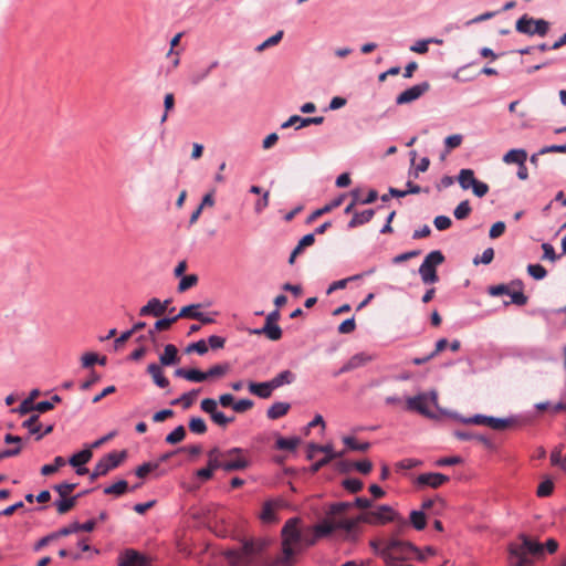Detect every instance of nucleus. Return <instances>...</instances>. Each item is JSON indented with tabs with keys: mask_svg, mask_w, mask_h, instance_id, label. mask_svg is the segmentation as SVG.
<instances>
[{
	"mask_svg": "<svg viewBox=\"0 0 566 566\" xmlns=\"http://www.w3.org/2000/svg\"><path fill=\"white\" fill-rule=\"evenodd\" d=\"M249 464L250 462L244 455V450L241 448H232L222 451L218 447H214L208 452L207 468L212 472L218 469H222L227 472L244 470Z\"/></svg>",
	"mask_w": 566,
	"mask_h": 566,
	"instance_id": "nucleus-1",
	"label": "nucleus"
},
{
	"mask_svg": "<svg viewBox=\"0 0 566 566\" xmlns=\"http://www.w3.org/2000/svg\"><path fill=\"white\" fill-rule=\"evenodd\" d=\"M300 520L296 517L286 521L282 528V551L283 558L281 563H287L295 554V548L302 545L303 534L298 528Z\"/></svg>",
	"mask_w": 566,
	"mask_h": 566,
	"instance_id": "nucleus-2",
	"label": "nucleus"
},
{
	"mask_svg": "<svg viewBox=\"0 0 566 566\" xmlns=\"http://www.w3.org/2000/svg\"><path fill=\"white\" fill-rule=\"evenodd\" d=\"M360 520L368 524H386L395 522L399 528L408 526V522L387 504L379 505L376 510L363 513L360 515Z\"/></svg>",
	"mask_w": 566,
	"mask_h": 566,
	"instance_id": "nucleus-3",
	"label": "nucleus"
},
{
	"mask_svg": "<svg viewBox=\"0 0 566 566\" xmlns=\"http://www.w3.org/2000/svg\"><path fill=\"white\" fill-rule=\"evenodd\" d=\"M444 262V255L440 250L429 252L419 268V274L423 284H433L439 281L437 268Z\"/></svg>",
	"mask_w": 566,
	"mask_h": 566,
	"instance_id": "nucleus-4",
	"label": "nucleus"
},
{
	"mask_svg": "<svg viewBox=\"0 0 566 566\" xmlns=\"http://www.w3.org/2000/svg\"><path fill=\"white\" fill-rule=\"evenodd\" d=\"M406 402L408 410L417 411L428 418H434L436 415L429 409V405L438 407V394L434 390L429 394H419L407 398Z\"/></svg>",
	"mask_w": 566,
	"mask_h": 566,
	"instance_id": "nucleus-5",
	"label": "nucleus"
},
{
	"mask_svg": "<svg viewBox=\"0 0 566 566\" xmlns=\"http://www.w3.org/2000/svg\"><path fill=\"white\" fill-rule=\"evenodd\" d=\"M459 420L465 424L488 426L493 430H504L515 423L514 418H495L480 413L472 417H459Z\"/></svg>",
	"mask_w": 566,
	"mask_h": 566,
	"instance_id": "nucleus-6",
	"label": "nucleus"
},
{
	"mask_svg": "<svg viewBox=\"0 0 566 566\" xmlns=\"http://www.w3.org/2000/svg\"><path fill=\"white\" fill-rule=\"evenodd\" d=\"M315 452H323V453H325V457L323 458V460H318L311 465V472H313V473L318 472L323 467L327 465L334 459H340L345 455V451L335 452L333 450L332 444L321 446V444H316V443H310L307 458L313 459Z\"/></svg>",
	"mask_w": 566,
	"mask_h": 566,
	"instance_id": "nucleus-7",
	"label": "nucleus"
},
{
	"mask_svg": "<svg viewBox=\"0 0 566 566\" xmlns=\"http://www.w3.org/2000/svg\"><path fill=\"white\" fill-rule=\"evenodd\" d=\"M515 29L523 34L544 36L549 30V23L544 19H534L524 14L516 21Z\"/></svg>",
	"mask_w": 566,
	"mask_h": 566,
	"instance_id": "nucleus-8",
	"label": "nucleus"
},
{
	"mask_svg": "<svg viewBox=\"0 0 566 566\" xmlns=\"http://www.w3.org/2000/svg\"><path fill=\"white\" fill-rule=\"evenodd\" d=\"M127 458V451L122 450L120 452H109L102 457L99 461L96 463L97 470L102 472V474L106 475L109 471L116 469L120 465V463Z\"/></svg>",
	"mask_w": 566,
	"mask_h": 566,
	"instance_id": "nucleus-9",
	"label": "nucleus"
},
{
	"mask_svg": "<svg viewBox=\"0 0 566 566\" xmlns=\"http://www.w3.org/2000/svg\"><path fill=\"white\" fill-rule=\"evenodd\" d=\"M430 90L429 82H421L419 84H416L403 92H401L396 97V104L403 105L409 104L418 98H420L424 93H427Z\"/></svg>",
	"mask_w": 566,
	"mask_h": 566,
	"instance_id": "nucleus-10",
	"label": "nucleus"
},
{
	"mask_svg": "<svg viewBox=\"0 0 566 566\" xmlns=\"http://www.w3.org/2000/svg\"><path fill=\"white\" fill-rule=\"evenodd\" d=\"M450 478L446 474L438 472H428L419 474L416 479V483L419 486H430L432 489H438L442 484L447 483Z\"/></svg>",
	"mask_w": 566,
	"mask_h": 566,
	"instance_id": "nucleus-11",
	"label": "nucleus"
},
{
	"mask_svg": "<svg viewBox=\"0 0 566 566\" xmlns=\"http://www.w3.org/2000/svg\"><path fill=\"white\" fill-rule=\"evenodd\" d=\"M269 544L270 541L266 538L245 539L242 543V553L245 557L252 558L265 551Z\"/></svg>",
	"mask_w": 566,
	"mask_h": 566,
	"instance_id": "nucleus-12",
	"label": "nucleus"
},
{
	"mask_svg": "<svg viewBox=\"0 0 566 566\" xmlns=\"http://www.w3.org/2000/svg\"><path fill=\"white\" fill-rule=\"evenodd\" d=\"M361 522L360 516L357 518H345L334 523L335 530H342L345 532V539L356 541L357 539V525Z\"/></svg>",
	"mask_w": 566,
	"mask_h": 566,
	"instance_id": "nucleus-13",
	"label": "nucleus"
},
{
	"mask_svg": "<svg viewBox=\"0 0 566 566\" xmlns=\"http://www.w3.org/2000/svg\"><path fill=\"white\" fill-rule=\"evenodd\" d=\"M371 359L370 356L366 355L365 353H358L349 358L347 363H345L339 370L334 373V376L337 377L344 373H348L350 370H354L356 368H359L364 365H366Z\"/></svg>",
	"mask_w": 566,
	"mask_h": 566,
	"instance_id": "nucleus-14",
	"label": "nucleus"
},
{
	"mask_svg": "<svg viewBox=\"0 0 566 566\" xmlns=\"http://www.w3.org/2000/svg\"><path fill=\"white\" fill-rule=\"evenodd\" d=\"M145 558L135 549L127 548L118 557V566H144Z\"/></svg>",
	"mask_w": 566,
	"mask_h": 566,
	"instance_id": "nucleus-15",
	"label": "nucleus"
},
{
	"mask_svg": "<svg viewBox=\"0 0 566 566\" xmlns=\"http://www.w3.org/2000/svg\"><path fill=\"white\" fill-rule=\"evenodd\" d=\"M509 564L510 566H533V560L525 556L524 552L515 544L509 547Z\"/></svg>",
	"mask_w": 566,
	"mask_h": 566,
	"instance_id": "nucleus-16",
	"label": "nucleus"
},
{
	"mask_svg": "<svg viewBox=\"0 0 566 566\" xmlns=\"http://www.w3.org/2000/svg\"><path fill=\"white\" fill-rule=\"evenodd\" d=\"M165 314V304L157 297L150 298L146 305L140 307L139 316H154L160 317Z\"/></svg>",
	"mask_w": 566,
	"mask_h": 566,
	"instance_id": "nucleus-17",
	"label": "nucleus"
},
{
	"mask_svg": "<svg viewBox=\"0 0 566 566\" xmlns=\"http://www.w3.org/2000/svg\"><path fill=\"white\" fill-rule=\"evenodd\" d=\"M520 538L522 544L516 546L524 552L525 556H527V554L538 556L544 553V545H542L539 542L530 538L525 534H522Z\"/></svg>",
	"mask_w": 566,
	"mask_h": 566,
	"instance_id": "nucleus-18",
	"label": "nucleus"
},
{
	"mask_svg": "<svg viewBox=\"0 0 566 566\" xmlns=\"http://www.w3.org/2000/svg\"><path fill=\"white\" fill-rule=\"evenodd\" d=\"M273 390L271 380L249 384V391L262 399L270 398Z\"/></svg>",
	"mask_w": 566,
	"mask_h": 566,
	"instance_id": "nucleus-19",
	"label": "nucleus"
},
{
	"mask_svg": "<svg viewBox=\"0 0 566 566\" xmlns=\"http://www.w3.org/2000/svg\"><path fill=\"white\" fill-rule=\"evenodd\" d=\"M375 216V209H366L361 212H354L353 218L349 220L347 227L349 229L357 228L368 223Z\"/></svg>",
	"mask_w": 566,
	"mask_h": 566,
	"instance_id": "nucleus-20",
	"label": "nucleus"
},
{
	"mask_svg": "<svg viewBox=\"0 0 566 566\" xmlns=\"http://www.w3.org/2000/svg\"><path fill=\"white\" fill-rule=\"evenodd\" d=\"M163 366H171L179 361L178 349L175 345L168 344L164 348V353L159 356Z\"/></svg>",
	"mask_w": 566,
	"mask_h": 566,
	"instance_id": "nucleus-21",
	"label": "nucleus"
},
{
	"mask_svg": "<svg viewBox=\"0 0 566 566\" xmlns=\"http://www.w3.org/2000/svg\"><path fill=\"white\" fill-rule=\"evenodd\" d=\"M147 373L159 388H167L169 386V380L164 376L161 367L156 363L148 365Z\"/></svg>",
	"mask_w": 566,
	"mask_h": 566,
	"instance_id": "nucleus-22",
	"label": "nucleus"
},
{
	"mask_svg": "<svg viewBox=\"0 0 566 566\" xmlns=\"http://www.w3.org/2000/svg\"><path fill=\"white\" fill-rule=\"evenodd\" d=\"M527 159V153L525 149H511L503 156V161L505 164H516L517 166H522V163H525Z\"/></svg>",
	"mask_w": 566,
	"mask_h": 566,
	"instance_id": "nucleus-23",
	"label": "nucleus"
},
{
	"mask_svg": "<svg viewBox=\"0 0 566 566\" xmlns=\"http://www.w3.org/2000/svg\"><path fill=\"white\" fill-rule=\"evenodd\" d=\"M291 408V405L289 402L277 401L274 402L268 410L266 416L271 420L279 419L283 416H285Z\"/></svg>",
	"mask_w": 566,
	"mask_h": 566,
	"instance_id": "nucleus-24",
	"label": "nucleus"
},
{
	"mask_svg": "<svg viewBox=\"0 0 566 566\" xmlns=\"http://www.w3.org/2000/svg\"><path fill=\"white\" fill-rule=\"evenodd\" d=\"M81 497V494H76L70 497H61L54 502L56 511L59 514H65L71 511L77 503V500Z\"/></svg>",
	"mask_w": 566,
	"mask_h": 566,
	"instance_id": "nucleus-25",
	"label": "nucleus"
},
{
	"mask_svg": "<svg viewBox=\"0 0 566 566\" xmlns=\"http://www.w3.org/2000/svg\"><path fill=\"white\" fill-rule=\"evenodd\" d=\"M384 548L391 551V552H401V553L417 551V548L411 543L402 542L397 538H391V539L387 541L386 546Z\"/></svg>",
	"mask_w": 566,
	"mask_h": 566,
	"instance_id": "nucleus-26",
	"label": "nucleus"
},
{
	"mask_svg": "<svg viewBox=\"0 0 566 566\" xmlns=\"http://www.w3.org/2000/svg\"><path fill=\"white\" fill-rule=\"evenodd\" d=\"M296 379V376L291 370H283L280 374H277L274 378L271 379L272 387L275 389L284 386V385H291Z\"/></svg>",
	"mask_w": 566,
	"mask_h": 566,
	"instance_id": "nucleus-27",
	"label": "nucleus"
},
{
	"mask_svg": "<svg viewBox=\"0 0 566 566\" xmlns=\"http://www.w3.org/2000/svg\"><path fill=\"white\" fill-rule=\"evenodd\" d=\"M300 443L301 439L298 437L284 438L282 436H277L275 440V448L279 450L294 451Z\"/></svg>",
	"mask_w": 566,
	"mask_h": 566,
	"instance_id": "nucleus-28",
	"label": "nucleus"
},
{
	"mask_svg": "<svg viewBox=\"0 0 566 566\" xmlns=\"http://www.w3.org/2000/svg\"><path fill=\"white\" fill-rule=\"evenodd\" d=\"M476 180L478 179L474 177V171L472 169L465 168L460 170L458 182L462 189L467 190L472 188Z\"/></svg>",
	"mask_w": 566,
	"mask_h": 566,
	"instance_id": "nucleus-29",
	"label": "nucleus"
},
{
	"mask_svg": "<svg viewBox=\"0 0 566 566\" xmlns=\"http://www.w3.org/2000/svg\"><path fill=\"white\" fill-rule=\"evenodd\" d=\"M201 307L202 304L200 303L189 304L184 306L175 317H177V321L182 317L197 319V317L201 316V312L198 311Z\"/></svg>",
	"mask_w": 566,
	"mask_h": 566,
	"instance_id": "nucleus-30",
	"label": "nucleus"
},
{
	"mask_svg": "<svg viewBox=\"0 0 566 566\" xmlns=\"http://www.w3.org/2000/svg\"><path fill=\"white\" fill-rule=\"evenodd\" d=\"M92 457H93V452H92L91 448H85L82 451L73 454L69 459V463L72 467H80V465L87 463L92 459Z\"/></svg>",
	"mask_w": 566,
	"mask_h": 566,
	"instance_id": "nucleus-31",
	"label": "nucleus"
},
{
	"mask_svg": "<svg viewBox=\"0 0 566 566\" xmlns=\"http://www.w3.org/2000/svg\"><path fill=\"white\" fill-rule=\"evenodd\" d=\"M344 195H340L338 198L332 200L329 203L325 205L323 208H319L315 210L308 218V221H313L314 219L323 216L324 213H327L332 211L333 209L339 207L344 200Z\"/></svg>",
	"mask_w": 566,
	"mask_h": 566,
	"instance_id": "nucleus-32",
	"label": "nucleus"
},
{
	"mask_svg": "<svg viewBox=\"0 0 566 566\" xmlns=\"http://www.w3.org/2000/svg\"><path fill=\"white\" fill-rule=\"evenodd\" d=\"M334 531V523L326 520L323 521L322 523L316 524L313 527V533L316 535L318 539L329 536Z\"/></svg>",
	"mask_w": 566,
	"mask_h": 566,
	"instance_id": "nucleus-33",
	"label": "nucleus"
},
{
	"mask_svg": "<svg viewBox=\"0 0 566 566\" xmlns=\"http://www.w3.org/2000/svg\"><path fill=\"white\" fill-rule=\"evenodd\" d=\"M344 444L352 451L366 452L370 448L369 442H358L354 437L346 436L343 438Z\"/></svg>",
	"mask_w": 566,
	"mask_h": 566,
	"instance_id": "nucleus-34",
	"label": "nucleus"
},
{
	"mask_svg": "<svg viewBox=\"0 0 566 566\" xmlns=\"http://www.w3.org/2000/svg\"><path fill=\"white\" fill-rule=\"evenodd\" d=\"M186 434L187 432L185 427L180 424L166 436L165 442L168 444H177L185 439Z\"/></svg>",
	"mask_w": 566,
	"mask_h": 566,
	"instance_id": "nucleus-35",
	"label": "nucleus"
},
{
	"mask_svg": "<svg viewBox=\"0 0 566 566\" xmlns=\"http://www.w3.org/2000/svg\"><path fill=\"white\" fill-rule=\"evenodd\" d=\"M410 524L417 530L421 531L427 525V518L422 510L412 511L410 513Z\"/></svg>",
	"mask_w": 566,
	"mask_h": 566,
	"instance_id": "nucleus-36",
	"label": "nucleus"
},
{
	"mask_svg": "<svg viewBox=\"0 0 566 566\" xmlns=\"http://www.w3.org/2000/svg\"><path fill=\"white\" fill-rule=\"evenodd\" d=\"M127 490H128V483L125 480H119L116 483H114L109 486H106L104 489V493L120 496L124 493H126Z\"/></svg>",
	"mask_w": 566,
	"mask_h": 566,
	"instance_id": "nucleus-37",
	"label": "nucleus"
},
{
	"mask_svg": "<svg viewBox=\"0 0 566 566\" xmlns=\"http://www.w3.org/2000/svg\"><path fill=\"white\" fill-rule=\"evenodd\" d=\"M260 518L265 523H272L276 521L274 504L272 501H266L263 504L262 512L260 514Z\"/></svg>",
	"mask_w": 566,
	"mask_h": 566,
	"instance_id": "nucleus-38",
	"label": "nucleus"
},
{
	"mask_svg": "<svg viewBox=\"0 0 566 566\" xmlns=\"http://www.w3.org/2000/svg\"><path fill=\"white\" fill-rule=\"evenodd\" d=\"M262 332L270 340H279L282 337V329L277 324H264Z\"/></svg>",
	"mask_w": 566,
	"mask_h": 566,
	"instance_id": "nucleus-39",
	"label": "nucleus"
},
{
	"mask_svg": "<svg viewBox=\"0 0 566 566\" xmlns=\"http://www.w3.org/2000/svg\"><path fill=\"white\" fill-rule=\"evenodd\" d=\"M218 66V62L214 61L212 62L207 69H203V70H200V71H197L195 72L191 77H190V81L193 85H197L199 84L200 82H202L203 80H206L209 74L211 73V71Z\"/></svg>",
	"mask_w": 566,
	"mask_h": 566,
	"instance_id": "nucleus-40",
	"label": "nucleus"
},
{
	"mask_svg": "<svg viewBox=\"0 0 566 566\" xmlns=\"http://www.w3.org/2000/svg\"><path fill=\"white\" fill-rule=\"evenodd\" d=\"M229 369H230V365L228 363L217 364V365L211 366L206 371V377H207V379L213 378V377H222L229 371Z\"/></svg>",
	"mask_w": 566,
	"mask_h": 566,
	"instance_id": "nucleus-41",
	"label": "nucleus"
},
{
	"mask_svg": "<svg viewBox=\"0 0 566 566\" xmlns=\"http://www.w3.org/2000/svg\"><path fill=\"white\" fill-rule=\"evenodd\" d=\"M471 210L472 209H471L470 202L468 200H463L455 207L453 214H454L455 219L463 220L469 217V214L471 213Z\"/></svg>",
	"mask_w": 566,
	"mask_h": 566,
	"instance_id": "nucleus-42",
	"label": "nucleus"
},
{
	"mask_svg": "<svg viewBox=\"0 0 566 566\" xmlns=\"http://www.w3.org/2000/svg\"><path fill=\"white\" fill-rule=\"evenodd\" d=\"M189 429L196 434H203L207 432V424L202 418L193 417L189 420Z\"/></svg>",
	"mask_w": 566,
	"mask_h": 566,
	"instance_id": "nucleus-43",
	"label": "nucleus"
},
{
	"mask_svg": "<svg viewBox=\"0 0 566 566\" xmlns=\"http://www.w3.org/2000/svg\"><path fill=\"white\" fill-rule=\"evenodd\" d=\"M22 427L28 429L31 434H36L41 431L42 426L39 423V416L32 415L29 419L22 422Z\"/></svg>",
	"mask_w": 566,
	"mask_h": 566,
	"instance_id": "nucleus-44",
	"label": "nucleus"
},
{
	"mask_svg": "<svg viewBox=\"0 0 566 566\" xmlns=\"http://www.w3.org/2000/svg\"><path fill=\"white\" fill-rule=\"evenodd\" d=\"M65 464V460L62 457H55L53 464H44L41 468L42 475H51L54 472L57 471L59 468L63 467Z\"/></svg>",
	"mask_w": 566,
	"mask_h": 566,
	"instance_id": "nucleus-45",
	"label": "nucleus"
},
{
	"mask_svg": "<svg viewBox=\"0 0 566 566\" xmlns=\"http://www.w3.org/2000/svg\"><path fill=\"white\" fill-rule=\"evenodd\" d=\"M342 485L345 490H347L350 493H357L364 488V483L355 478L345 479L342 482Z\"/></svg>",
	"mask_w": 566,
	"mask_h": 566,
	"instance_id": "nucleus-46",
	"label": "nucleus"
},
{
	"mask_svg": "<svg viewBox=\"0 0 566 566\" xmlns=\"http://www.w3.org/2000/svg\"><path fill=\"white\" fill-rule=\"evenodd\" d=\"M197 282H198V276L196 274H189V275L184 276L179 281L178 292H180V293L186 292L187 290L195 286L197 284Z\"/></svg>",
	"mask_w": 566,
	"mask_h": 566,
	"instance_id": "nucleus-47",
	"label": "nucleus"
},
{
	"mask_svg": "<svg viewBox=\"0 0 566 566\" xmlns=\"http://www.w3.org/2000/svg\"><path fill=\"white\" fill-rule=\"evenodd\" d=\"M77 486L76 483L62 482L55 484L53 490L57 492L60 497H69V494Z\"/></svg>",
	"mask_w": 566,
	"mask_h": 566,
	"instance_id": "nucleus-48",
	"label": "nucleus"
},
{
	"mask_svg": "<svg viewBox=\"0 0 566 566\" xmlns=\"http://www.w3.org/2000/svg\"><path fill=\"white\" fill-rule=\"evenodd\" d=\"M527 272L535 280H543L547 275V271L541 264H528Z\"/></svg>",
	"mask_w": 566,
	"mask_h": 566,
	"instance_id": "nucleus-49",
	"label": "nucleus"
},
{
	"mask_svg": "<svg viewBox=\"0 0 566 566\" xmlns=\"http://www.w3.org/2000/svg\"><path fill=\"white\" fill-rule=\"evenodd\" d=\"M211 420L219 427L226 428L229 423L234 421V417H228L222 411L218 410L212 415Z\"/></svg>",
	"mask_w": 566,
	"mask_h": 566,
	"instance_id": "nucleus-50",
	"label": "nucleus"
},
{
	"mask_svg": "<svg viewBox=\"0 0 566 566\" xmlns=\"http://www.w3.org/2000/svg\"><path fill=\"white\" fill-rule=\"evenodd\" d=\"M196 352L199 355H205L208 352V344L205 339L191 343L186 347V353Z\"/></svg>",
	"mask_w": 566,
	"mask_h": 566,
	"instance_id": "nucleus-51",
	"label": "nucleus"
},
{
	"mask_svg": "<svg viewBox=\"0 0 566 566\" xmlns=\"http://www.w3.org/2000/svg\"><path fill=\"white\" fill-rule=\"evenodd\" d=\"M200 408L202 411H205L206 413H209L210 415V418L212 417V415L218 411V401L212 399V398H206L201 401L200 403Z\"/></svg>",
	"mask_w": 566,
	"mask_h": 566,
	"instance_id": "nucleus-52",
	"label": "nucleus"
},
{
	"mask_svg": "<svg viewBox=\"0 0 566 566\" xmlns=\"http://www.w3.org/2000/svg\"><path fill=\"white\" fill-rule=\"evenodd\" d=\"M553 490H554V483L552 480L547 479L538 485L536 494L539 497H545V496L551 495Z\"/></svg>",
	"mask_w": 566,
	"mask_h": 566,
	"instance_id": "nucleus-53",
	"label": "nucleus"
},
{
	"mask_svg": "<svg viewBox=\"0 0 566 566\" xmlns=\"http://www.w3.org/2000/svg\"><path fill=\"white\" fill-rule=\"evenodd\" d=\"M352 503L349 502H336L329 505L328 514L338 515L352 507Z\"/></svg>",
	"mask_w": 566,
	"mask_h": 566,
	"instance_id": "nucleus-54",
	"label": "nucleus"
},
{
	"mask_svg": "<svg viewBox=\"0 0 566 566\" xmlns=\"http://www.w3.org/2000/svg\"><path fill=\"white\" fill-rule=\"evenodd\" d=\"M199 394V389H192L189 392H185L179 397L184 409H188L195 401L196 396Z\"/></svg>",
	"mask_w": 566,
	"mask_h": 566,
	"instance_id": "nucleus-55",
	"label": "nucleus"
},
{
	"mask_svg": "<svg viewBox=\"0 0 566 566\" xmlns=\"http://www.w3.org/2000/svg\"><path fill=\"white\" fill-rule=\"evenodd\" d=\"M158 468V463H151V462H146V463H143L142 465H139L136 470H135V474L143 479L145 478L148 473H150L151 471H154L155 469Z\"/></svg>",
	"mask_w": 566,
	"mask_h": 566,
	"instance_id": "nucleus-56",
	"label": "nucleus"
},
{
	"mask_svg": "<svg viewBox=\"0 0 566 566\" xmlns=\"http://www.w3.org/2000/svg\"><path fill=\"white\" fill-rule=\"evenodd\" d=\"M34 402H31V399H24L20 406L15 409H12V412H17L21 416H24L27 413H30L31 411H34Z\"/></svg>",
	"mask_w": 566,
	"mask_h": 566,
	"instance_id": "nucleus-57",
	"label": "nucleus"
},
{
	"mask_svg": "<svg viewBox=\"0 0 566 566\" xmlns=\"http://www.w3.org/2000/svg\"><path fill=\"white\" fill-rule=\"evenodd\" d=\"M253 405L254 402L251 399H240L238 401H234L232 409L235 412L242 413L251 409Z\"/></svg>",
	"mask_w": 566,
	"mask_h": 566,
	"instance_id": "nucleus-58",
	"label": "nucleus"
},
{
	"mask_svg": "<svg viewBox=\"0 0 566 566\" xmlns=\"http://www.w3.org/2000/svg\"><path fill=\"white\" fill-rule=\"evenodd\" d=\"M433 224L439 231H444L451 227L452 221L447 216H437L433 220Z\"/></svg>",
	"mask_w": 566,
	"mask_h": 566,
	"instance_id": "nucleus-59",
	"label": "nucleus"
},
{
	"mask_svg": "<svg viewBox=\"0 0 566 566\" xmlns=\"http://www.w3.org/2000/svg\"><path fill=\"white\" fill-rule=\"evenodd\" d=\"M494 258V250L492 248H488L483 251V253L481 254V256H475L474 260H473V263L474 264H479V263H483V264H489L492 262Z\"/></svg>",
	"mask_w": 566,
	"mask_h": 566,
	"instance_id": "nucleus-60",
	"label": "nucleus"
},
{
	"mask_svg": "<svg viewBox=\"0 0 566 566\" xmlns=\"http://www.w3.org/2000/svg\"><path fill=\"white\" fill-rule=\"evenodd\" d=\"M177 322V317H164L156 321L154 327L157 332L170 328V326Z\"/></svg>",
	"mask_w": 566,
	"mask_h": 566,
	"instance_id": "nucleus-61",
	"label": "nucleus"
},
{
	"mask_svg": "<svg viewBox=\"0 0 566 566\" xmlns=\"http://www.w3.org/2000/svg\"><path fill=\"white\" fill-rule=\"evenodd\" d=\"M187 380L193 382H202L207 380L206 371H201L199 369H188Z\"/></svg>",
	"mask_w": 566,
	"mask_h": 566,
	"instance_id": "nucleus-62",
	"label": "nucleus"
},
{
	"mask_svg": "<svg viewBox=\"0 0 566 566\" xmlns=\"http://www.w3.org/2000/svg\"><path fill=\"white\" fill-rule=\"evenodd\" d=\"M356 328L355 318H347L344 322H342L338 326V333L340 334H349L354 332Z\"/></svg>",
	"mask_w": 566,
	"mask_h": 566,
	"instance_id": "nucleus-63",
	"label": "nucleus"
},
{
	"mask_svg": "<svg viewBox=\"0 0 566 566\" xmlns=\"http://www.w3.org/2000/svg\"><path fill=\"white\" fill-rule=\"evenodd\" d=\"M505 228H506V226L503 221L495 222L490 229V232H489L490 238L496 239V238L501 237L505 232Z\"/></svg>",
	"mask_w": 566,
	"mask_h": 566,
	"instance_id": "nucleus-64",
	"label": "nucleus"
}]
</instances>
